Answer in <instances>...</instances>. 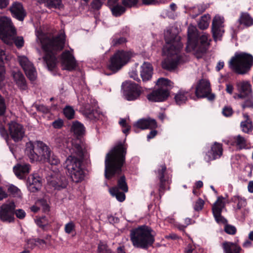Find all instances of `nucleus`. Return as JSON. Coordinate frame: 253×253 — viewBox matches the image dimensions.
<instances>
[{
	"label": "nucleus",
	"mask_w": 253,
	"mask_h": 253,
	"mask_svg": "<svg viewBox=\"0 0 253 253\" xmlns=\"http://www.w3.org/2000/svg\"><path fill=\"white\" fill-rule=\"evenodd\" d=\"M233 113V109L230 106H225L222 110V113L226 117L231 116Z\"/></svg>",
	"instance_id": "nucleus-57"
},
{
	"label": "nucleus",
	"mask_w": 253,
	"mask_h": 253,
	"mask_svg": "<svg viewBox=\"0 0 253 253\" xmlns=\"http://www.w3.org/2000/svg\"><path fill=\"white\" fill-rule=\"evenodd\" d=\"M71 129L77 135L83 134L84 131V128L83 125L78 122L73 123Z\"/></svg>",
	"instance_id": "nucleus-39"
},
{
	"label": "nucleus",
	"mask_w": 253,
	"mask_h": 253,
	"mask_svg": "<svg viewBox=\"0 0 253 253\" xmlns=\"http://www.w3.org/2000/svg\"><path fill=\"white\" fill-rule=\"evenodd\" d=\"M69 151L70 155L66 159L65 167L72 180L76 183L80 182L85 176L82 165L83 161L88 158L87 150L83 143L77 140L72 143Z\"/></svg>",
	"instance_id": "nucleus-1"
},
{
	"label": "nucleus",
	"mask_w": 253,
	"mask_h": 253,
	"mask_svg": "<svg viewBox=\"0 0 253 253\" xmlns=\"http://www.w3.org/2000/svg\"><path fill=\"white\" fill-rule=\"evenodd\" d=\"M199 33L197 32L196 28L193 26H190L188 29V38L187 46L186 49L191 50L196 48L197 45L196 42L198 39Z\"/></svg>",
	"instance_id": "nucleus-18"
},
{
	"label": "nucleus",
	"mask_w": 253,
	"mask_h": 253,
	"mask_svg": "<svg viewBox=\"0 0 253 253\" xmlns=\"http://www.w3.org/2000/svg\"><path fill=\"white\" fill-rule=\"evenodd\" d=\"M126 147L122 143H118L106 156L105 161V177L110 179L115 175H119L125 162Z\"/></svg>",
	"instance_id": "nucleus-3"
},
{
	"label": "nucleus",
	"mask_w": 253,
	"mask_h": 253,
	"mask_svg": "<svg viewBox=\"0 0 253 253\" xmlns=\"http://www.w3.org/2000/svg\"><path fill=\"white\" fill-rule=\"evenodd\" d=\"M244 117L246 119V120L241 123V126L244 132L249 133L253 128L252 122L249 119L247 114H244Z\"/></svg>",
	"instance_id": "nucleus-37"
},
{
	"label": "nucleus",
	"mask_w": 253,
	"mask_h": 253,
	"mask_svg": "<svg viewBox=\"0 0 253 253\" xmlns=\"http://www.w3.org/2000/svg\"><path fill=\"white\" fill-rule=\"evenodd\" d=\"M165 39L166 44L163 48L164 52L167 55V58L162 62V68L168 71L174 70L178 64L184 62L183 56L180 54L183 47L180 42V37L175 34H171L169 30L165 32Z\"/></svg>",
	"instance_id": "nucleus-2"
},
{
	"label": "nucleus",
	"mask_w": 253,
	"mask_h": 253,
	"mask_svg": "<svg viewBox=\"0 0 253 253\" xmlns=\"http://www.w3.org/2000/svg\"><path fill=\"white\" fill-rule=\"evenodd\" d=\"M204 201L202 199H199L195 203L194 209L195 211H199L201 210L204 206Z\"/></svg>",
	"instance_id": "nucleus-56"
},
{
	"label": "nucleus",
	"mask_w": 253,
	"mask_h": 253,
	"mask_svg": "<svg viewBox=\"0 0 253 253\" xmlns=\"http://www.w3.org/2000/svg\"><path fill=\"white\" fill-rule=\"evenodd\" d=\"M238 99L243 100V101L241 104V107L243 110L245 109L246 108L253 109V94L246 95L242 98H237V99Z\"/></svg>",
	"instance_id": "nucleus-33"
},
{
	"label": "nucleus",
	"mask_w": 253,
	"mask_h": 253,
	"mask_svg": "<svg viewBox=\"0 0 253 253\" xmlns=\"http://www.w3.org/2000/svg\"><path fill=\"white\" fill-rule=\"evenodd\" d=\"M16 29L11 20L7 17H0V38L4 43H10Z\"/></svg>",
	"instance_id": "nucleus-9"
},
{
	"label": "nucleus",
	"mask_w": 253,
	"mask_h": 253,
	"mask_svg": "<svg viewBox=\"0 0 253 253\" xmlns=\"http://www.w3.org/2000/svg\"><path fill=\"white\" fill-rule=\"evenodd\" d=\"M222 145L215 142L211 147L210 151L206 154L205 160L208 162L219 158L222 154Z\"/></svg>",
	"instance_id": "nucleus-21"
},
{
	"label": "nucleus",
	"mask_w": 253,
	"mask_h": 253,
	"mask_svg": "<svg viewBox=\"0 0 253 253\" xmlns=\"http://www.w3.org/2000/svg\"><path fill=\"white\" fill-rule=\"evenodd\" d=\"M126 40L124 37L119 38H114L112 40V44L113 46H118L126 42Z\"/></svg>",
	"instance_id": "nucleus-52"
},
{
	"label": "nucleus",
	"mask_w": 253,
	"mask_h": 253,
	"mask_svg": "<svg viewBox=\"0 0 253 253\" xmlns=\"http://www.w3.org/2000/svg\"><path fill=\"white\" fill-rule=\"evenodd\" d=\"M8 190L9 192H10L13 194H18L19 193V192H20V190L16 187H15L13 185L10 186L8 188Z\"/></svg>",
	"instance_id": "nucleus-63"
},
{
	"label": "nucleus",
	"mask_w": 253,
	"mask_h": 253,
	"mask_svg": "<svg viewBox=\"0 0 253 253\" xmlns=\"http://www.w3.org/2000/svg\"><path fill=\"white\" fill-rule=\"evenodd\" d=\"M37 246H38V244H37L36 239H31L27 241L28 248L33 249Z\"/></svg>",
	"instance_id": "nucleus-60"
},
{
	"label": "nucleus",
	"mask_w": 253,
	"mask_h": 253,
	"mask_svg": "<svg viewBox=\"0 0 253 253\" xmlns=\"http://www.w3.org/2000/svg\"><path fill=\"white\" fill-rule=\"evenodd\" d=\"M138 0H123V4L126 7H131L136 5Z\"/></svg>",
	"instance_id": "nucleus-54"
},
{
	"label": "nucleus",
	"mask_w": 253,
	"mask_h": 253,
	"mask_svg": "<svg viewBox=\"0 0 253 253\" xmlns=\"http://www.w3.org/2000/svg\"><path fill=\"white\" fill-rule=\"evenodd\" d=\"M12 75L14 81L19 87L23 90L26 89L27 87L26 81L22 73L19 71L13 72Z\"/></svg>",
	"instance_id": "nucleus-29"
},
{
	"label": "nucleus",
	"mask_w": 253,
	"mask_h": 253,
	"mask_svg": "<svg viewBox=\"0 0 253 253\" xmlns=\"http://www.w3.org/2000/svg\"><path fill=\"white\" fill-rule=\"evenodd\" d=\"M5 58L4 51L0 49V83L4 80V70L3 66H2V63H3V59Z\"/></svg>",
	"instance_id": "nucleus-43"
},
{
	"label": "nucleus",
	"mask_w": 253,
	"mask_h": 253,
	"mask_svg": "<svg viewBox=\"0 0 253 253\" xmlns=\"http://www.w3.org/2000/svg\"><path fill=\"white\" fill-rule=\"evenodd\" d=\"M221 212H219V213L217 214L213 213V214L217 222L226 225L227 223V220L221 215Z\"/></svg>",
	"instance_id": "nucleus-49"
},
{
	"label": "nucleus",
	"mask_w": 253,
	"mask_h": 253,
	"mask_svg": "<svg viewBox=\"0 0 253 253\" xmlns=\"http://www.w3.org/2000/svg\"><path fill=\"white\" fill-rule=\"evenodd\" d=\"M116 3V2L113 4L112 5H109L110 6H112L111 7V9L113 14L115 16H119L122 15L123 13L125 12L126 9L124 7L121 5H115L113 6V5Z\"/></svg>",
	"instance_id": "nucleus-40"
},
{
	"label": "nucleus",
	"mask_w": 253,
	"mask_h": 253,
	"mask_svg": "<svg viewBox=\"0 0 253 253\" xmlns=\"http://www.w3.org/2000/svg\"><path fill=\"white\" fill-rule=\"evenodd\" d=\"M18 61L27 77L31 81L35 80L37 72L33 64L25 56H19Z\"/></svg>",
	"instance_id": "nucleus-14"
},
{
	"label": "nucleus",
	"mask_w": 253,
	"mask_h": 253,
	"mask_svg": "<svg viewBox=\"0 0 253 253\" xmlns=\"http://www.w3.org/2000/svg\"><path fill=\"white\" fill-rule=\"evenodd\" d=\"M14 213L16 217L19 219H23L26 216V212L22 209H18L15 211Z\"/></svg>",
	"instance_id": "nucleus-59"
},
{
	"label": "nucleus",
	"mask_w": 253,
	"mask_h": 253,
	"mask_svg": "<svg viewBox=\"0 0 253 253\" xmlns=\"http://www.w3.org/2000/svg\"><path fill=\"white\" fill-rule=\"evenodd\" d=\"M225 253H240L241 248L237 244L230 242H224L222 244Z\"/></svg>",
	"instance_id": "nucleus-28"
},
{
	"label": "nucleus",
	"mask_w": 253,
	"mask_h": 253,
	"mask_svg": "<svg viewBox=\"0 0 253 253\" xmlns=\"http://www.w3.org/2000/svg\"><path fill=\"white\" fill-rule=\"evenodd\" d=\"M153 74V67L151 64L144 62L141 66L140 76L143 82L151 79Z\"/></svg>",
	"instance_id": "nucleus-25"
},
{
	"label": "nucleus",
	"mask_w": 253,
	"mask_h": 253,
	"mask_svg": "<svg viewBox=\"0 0 253 253\" xmlns=\"http://www.w3.org/2000/svg\"><path fill=\"white\" fill-rule=\"evenodd\" d=\"M28 181L29 183V189L31 192H35L40 189L42 186V182L39 176L34 175H30Z\"/></svg>",
	"instance_id": "nucleus-27"
},
{
	"label": "nucleus",
	"mask_w": 253,
	"mask_h": 253,
	"mask_svg": "<svg viewBox=\"0 0 253 253\" xmlns=\"http://www.w3.org/2000/svg\"><path fill=\"white\" fill-rule=\"evenodd\" d=\"M109 192L111 195L115 197L119 202H123L126 198L125 192L120 191L117 187H114L109 189Z\"/></svg>",
	"instance_id": "nucleus-34"
},
{
	"label": "nucleus",
	"mask_w": 253,
	"mask_h": 253,
	"mask_svg": "<svg viewBox=\"0 0 253 253\" xmlns=\"http://www.w3.org/2000/svg\"><path fill=\"white\" fill-rule=\"evenodd\" d=\"M234 138L235 140L236 145L238 148L242 149L245 148L246 147V140L245 138L240 135H238Z\"/></svg>",
	"instance_id": "nucleus-44"
},
{
	"label": "nucleus",
	"mask_w": 253,
	"mask_h": 253,
	"mask_svg": "<svg viewBox=\"0 0 253 253\" xmlns=\"http://www.w3.org/2000/svg\"><path fill=\"white\" fill-rule=\"evenodd\" d=\"M61 63L64 66V69L72 70L76 65L74 57L69 51H65L61 54Z\"/></svg>",
	"instance_id": "nucleus-19"
},
{
	"label": "nucleus",
	"mask_w": 253,
	"mask_h": 253,
	"mask_svg": "<svg viewBox=\"0 0 253 253\" xmlns=\"http://www.w3.org/2000/svg\"><path fill=\"white\" fill-rule=\"evenodd\" d=\"M37 224L40 227L44 228L45 226L47 224V222L45 217L37 219L36 220Z\"/></svg>",
	"instance_id": "nucleus-58"
},
{
	"label": "nucleus",
	"mask_w": 253,
	"mask_h": 253,
	"mask_svg": "<svg viewBox=\"0 0 253 253\" xmlns=\"http://www.w3.org/2000/svg\"><path fill=\"white\" fill-rule=\"evenodd\" d=\"M40 4H44L49 8H60L62 7L61 0H38Z\"/></svg>",
	"instance_id": "nucleus-30"
},
{
	"label": "nucleus",
	"mask_w": 253,
	"mask_h": 253,
	"mask_svg": "<svg viewBox=\"0 0 253 253\" xmlns=\"http://www.w3.org/2000/svg\"><path fill=\"white\" fill-rule=\"evenodd\" d=\"M166 170V166L165 165L162 166L161 169L159 170L158 171V174H159L160 180L165 179H164V176H165L164 173H165Z\"/></svg>",
	"instance_id": "nucleus-62"
},
{
	"label": "nucleus",
	"mask_w": 253,
	"mask_h": 253,
	"mask_svg": "<svg viewBox=\"0 0 253 253\" xmlns=\"http://www.w3.org/2000/svg\"><path fill=\"white\" fill-rule=\"evenodd\" d=\"M253 57L245 53H236L229 62L230 68L236 73L244 75L247 73L253 65Z\"/></svg>",
	"instance_id": "nucleus-7"
},
{
	"label": "nucleus",
	"mask_w": 253,
	"mask_h": 253,
	"mask_svg": "<svg viewBox=\"0 0 253 253\" xmlns=\"http://www.w3.org/2000/svg\"><path fill=\"white\" fill-rule=\"evenodd\" d=\"M37 204L42 206V209L44 212L49 211V207L45 200L41 199L39 200L37 202Z\"/></svg>",
	"instance_id": "nucleus-55"
},
{
	"label": "nucleus",
	"mask_w": 253,
	"mask_h": 253,
	"mask_svg": "<svg viewBox=\"0 0 253 253\" xmlns=\"http://www.w3.org/2000/svg\"><path fill=\"white\" fill-rule=\"evenodd\" d=\"M11 41L10 43H5L8 45H12L13 43H14L16 47L18 48H21L24 45V39L22 36H16V30H15V33L13 34Z\"/></svg>",
	"instance_id": "nucleus-38"
},
{
	"label": "nucleus",
	"mask_w": 253,
	"mask_h": 253,
	"mask_svg": "<svg viewBox=\"0 0 253 253\" xmlns=\"http://www.w3.org/2000/svg\"><path fill=\"white\" fill-rule=\"evenodd\" d=\"M210 17L209 15H205L201 17L198 23V27L202 30L207 29L209 25Z\"/></svg>",
	"instance_id": "nucleus-41"
},
{
	"label": "nucleus",
	"mask_w": 253,
	"mask_h": 253,
	"mask_svg": "<svg viewBox=\"0 0 253 253\" xmlns=\"http://www.w3.org/2000/svg\"><path fill=\"white\" fill-rule=\"evenodd\" d=\"M224 231L228 234L234 235L237 230L235 226L227 223L224 226Z\"/></svg>",
	"instance_id": "nucleus-48"
},
{
	"label": "nucleus",
	"mask_w": 253,
	"mask_h": 253,
	"mask_svg": "<svg viewBox=\"0 0 253 253\" xmlns=\"http://www.w3.org/2000/svg\"><path fill=\"white\" fill-rule=\"evenodd\" d=\"M156 85L160 89H167V91L172 86V84L171 81L168 79L164 78H159L156 83Z\"/></svg>",
	"instance_id": "nucleus-31"
},
{
	"label": "nucleus",
	"mask_w": 253,
	"mask_h": 253,
	"mask_svg": "<svg viewBox=\"0 0 253 253\" xmlns=\"http://www.w3.org/2000/svg\"><path fill=\"white\" fill-rule=\"evenodd\" d=\"M195 94L198 98L207 97L210 101L215 98L214 94L211 93L210 82L205 79L199 81L196 88Z\"/></svg>",
	"instance_id": "nucleus-10"
},
{
	"label": "nucleus",
	"mask_w": 253,
	"mask_h": 253,
	"mask_svg": "<svg viewBox=\"0 0 253 253\" xmlns=\"http://www.w3.org/2000/svg\"><path fill=\"white\" fill-rule=\"evenodd\" d=\"M239 21L240 24L249 27L253 24V19L247 13H242Z\"/></svg>",
	"instance_id": "nucleus-36"
},
{
	"label": "nucleus",
	"mask_w": 253,
	"mask_h": 253,
	"mask_svg": "<svg viewBox=\"0 0 253 253\" xmlns=\"http://www.w3.org/2000/svg\"><path fill=\"white\" fill-rule=\"evenodd\" d=\"M10 10L13 16L19 21H23L26 15L23 5L19 2H14L10 7Z\"/></svg>",
	"instance_id": "nucleus-22"
},
{
	"label": "nucleus",
	"mask_w": 253,
	"mask_h": 253,
	"mask_svg": "<svg viewBox=\"0 0 253 253\" xmlns=\"http://www.w3.org/2000/svg\"><path fill=\"white\" fill-rule=\"evenodd\" d=\"M153 233V230L146 225L131 230L130 238L132 245L137 248L147 249L155 242V235Z\"/></svg>",
	"instance_id": "nucleus-5"
},
{
	"label": "nucleus",
	"mask_w": 253,
	"mask_h": 253,
	"mask_svg": "<svg viewBox=\"0 0 253 253\" xmlns=\"http://www.w3.org/2000/svg\"><path fill=\"white\" fill-rule=\"evenodd\" d=\"M224 18L220 16H215L212 23V33L215 41L220 40L224 33L223 29Z\"/></svg>",
	"instance_id": "nucleus-16"
},
{
	"label": "nucleus",
	"mask_w": 253,
	"mask_h": 253,
	"mask_svg": "<svg viewBox=\"0 0 253 253\" xmlns=\"http://www.w3.org/2000/svg\"><path fill=\"white\" fill-rule=\"evenodd\" d=\"M117 187L119 190H121L124 192H127L128 191V187L124 175L122 176L120 179H118Z\"/></svg>",
	"instance_id": "nucleus-42"
},
{
	"label": "nucleus",
	"mask_w": 253,
	"mask_h": 253,
	"mask_svg": "<svg viewBox=\"0 0 253 253\" xmlns=\"http://www.w3.org/2000/svg\"><path fill=\"white\" fill-rule=\"evenodd\" d=\"M131 57L132 53L130 51L118 50L110 58L109 69L117 72L129 61Z\"/></svg>",
	"instance_id": "nucleus-8"
},
{
	"label": "nucleus",
	"mask_w": 253,
	"mask_h": 253,
	"mask_svg": "<svg viewBox=\"0 0 253 253\" xmlns=\"http://www.w3.org/2000/svg\"><path fill=\"white\" fill-rule=\"evenodd\" d=\"M169 94V91H167L166 89H160L158 88L148 94L147 99L153 102H162L166 100Z\"/></svg>",
	"instance_id": "nucleus-20"
},
{
	"label": "nucleus",
	"mask_w": 253,
	"mask_h": 253,
	"mask_svg": "<svg viewBox=\"0 0 253 253\" xmlns=\"http://www.w3.org/2000/svg\"><path fill=\"white\" fill-rule=\"evenodd\" d=\"M63 125V121L61 119H58L52 122V126L55 128H60Z\"/></svg>",
	"instance_id": "nucleus-61"
},
{
	"label": "nucleus",
	"mask_w": 253,
	"mask_h": 253,
	"mask_svg": "<svg viewBox=\"0 0 253 253\" xmlns=\"http://www.w3.org/2000/svg\"><path fill=\"white\" fill-rule=\"evenodd\" d=\"M75 224L72 222H69L65 225V231L66 233L70 234L75 230Z\"/></svg>",
	"instance_id": "nucleus-53"
},
{
	"label": "nucleus",
	"mask_w": 253,
	"mask_h": 253,
	"mask_svg": "<svg viewBox=\"0 0 253 253\" xmlns=\"http://www.w3.org/2000/svg\"><path fill=\"white\" fill-rule=\"evenodd\" d=\"M98 253H114L109 249L106 244L100 242L98 245Z\"/></svg>",
	"instance_id": "nucleus-45"
},
{
	"label": "nucleus",
	"mask_w": 253,
	"mask_h": 253,
	"mask_svg": "<svg viewBox=\"0 0 253 253\" xmlns=\"http://www.w3.org/2000/svg\"><path fill=\"white\" fill-rule=\"evenodd\" d=\"M16 208L14 202H10L3 204L0 207V219L3 221L11 222L14 221V210Z\"/></svg>",
	"instance_id": "nucleus-13"
},
{
	"label": "nucleus",
	"mask_w": 253,
	"mask_h": 253,
	"mask_svg": "<svg viewBox=\"0 0 253 253\" xmlns=\"http://www.w3.org/2000/svg\"><path fill=\"white\" fill-rule=\"evenodd\" d=\"M47 162L51 165H57L59 162V159L50 151V155L48 156L46 163Z\"/></svg>",
	"instance_id": "nucleus-47"
},
{
	"label": "nucleus",
	"mask_w": 253,
	"mask_h": 253,
	"mask_svg": "<svg viewBox=\"0 0 253 253\" xmlns=\"http://www.w3.org/2000/svg\"><path fill=\"white\" fill-rule=\"evenodd\" d=\"M63 113L65 117L68 119H72L74 117L75 111L74 109L70 106H67L64 108Z\"/></svg>",
	"instance_id": "nucleus-46"
},
{
	"label": "nucleus",
	"mask_w": 253,
	"mask_h": 253,
	"mask_svg": "<svg viewBox=\"0 0 253 253\" xmlns=\"http://www.w3.org/2000/svg\"><path fill=\"white\" fill-rule=\"evenodd\" d=\"M135 126L142 129H155L157 127L156 120L151 118L140 119L137 122Z\"/></svg>",
	"instance_id": "nucleus-24"
},
{
	"label": "nucleus",
	"mask_w": 253,
	"mask_h": 253,
	"mask_svg": "<svg viewBox=\"0 0 253 253\" xmlns=\"http://www.w3.org/2000/svg\"><path fill=\"white\" fill-rule=\"evenodd\" d=\"M236 87L239 93L234 95V98L235 99L253 94L252 85L249 81H243L238 82L236 83Z\"/></svg>",
	"instance_id": "nucleus-17"
},
{
	"label": "nucleus",
	"mask_w": 253,
	"mask_h": 253,
	"mask_svg": "<svg viewBox=\"0 0 253 253\" xmlns=\"http://www.w3.org/2000/svg\"><path fill=\"white\" fill-rule=\"evenodd\" d=\"M8 126L9 135L11 138L15 142L22 140L25 135V129L23 126L15 122H11Z\"/></svg>",
	"instance_id": "nucleus-15"
},
{
	"label": "nucleus",
	"mask_w": 253,
	"mask_h": 253,
	"mask_svg": "<svg viewBox=\"0 0 253 253\" xmlns=\"http://www.w3.org/2000/svg\"><path fill=\"white\" fill-rule=\"evenodd\" d=\"M199 40L201 45L198 47L197 43V41L196 42L197 45L196 48L194 50L201 53L205 52L207 49V46L210 44V42L211 39L210 38V35L206 33L202 32L199 34L198 36Z\"/></svg>",
	"instance_id": "nucleus-23"
},
{
	"label": "nucleus",
	"mask_w": 253,
	"mask_h": 253,
	"mask_svg": "<svg viewBox=\"0 0 253 253\" xmlns=\"http://www.w3.org/2000/svg\"><path fill=\"white\" fill-rule=\"evenodd\" d=\"M105 0H93L91 2L92 8L95 9H99L102 6Z\"/></svg>",
	"instance_id": "nucleus-50"
},
{
	"label": "nucleus",
	"mask_w": 253,
	"mask_h": 253,
	"mask_svg": "<svg viewBox=\"0 0 253 253\" xmlns=\"http://www.w3.org/2000/svg\"><path fill=\"white\" fill-rule=\"evenodd\" d=\"M123 87L125 98L128 101L137 99L141 93V87L136 84L129 81L124 83Z\"/></svg>",
	"instance_id": "nucleus-11"
},
{
	"label": "nucleus",
	"mask_w": 253,
	"mask_h": 253,
	"mask_svg": "<svg viewBox=\"0 0 253 253\" xmlns=\"http://www.w3.org/2000/svg\"><path fill=\"white\" fill-rule=\"evenodd\" d=\"M188 91L180 90L175 95L174 99L176 103L180 105L184 103L187 100Z\"/></svg>",
	"instance_id": "nucleus-35"
},
{
	"label": "nucleus",
	"mask_w": 253,
	"mask_h": 253,
	"mask_svg": "<svg viewBox=\"0 0 253 253\" xmlns=\"http://www.w3.org/2000/svg\"><path fill=\"white\" fill-rule=\"evenodd\" d=\"M6 110V105L4 98L0 95V116L4 114Z\"/></svg>",
	"instance_id": "nucleus-51"
},
{
	"label": "nucleus",
	"mask_w": 253,
	"mask_h": 253,
	"mask_svg": "<svg viewBox=\"0 0 253 253\" xmlns=\"http://www.w3.org/2000/svg\"><path fill=\"white\" fill-rule=\"evenodd\" d=\"M47 184L54 189L59 190L66 188L67 180L60 172L53 171L47 178Z\"/></svg>",
	"instance_id": "nucleus-12"
},
{
	"label": "nucleus",
	"mask_w": 253,
	"mask_h": 253,
	"mask_svg": "<svg viewBox=\"0 0 253 253\" xmlns=\"http://www.w3.org/2000/svg\"><path fill=\"white\" fill-rule=\"evenodd\" d=\"M50 151L49 147L41 141H30L26 145L25 153L31 163H46Z\"/></svg>",
	"instance_id": "nucleus-6"
},
{
	"label": "nucleus",
	"mask_w": 253,
	"mask_h": 253,
	"mask_svg": "<svg viewBox=\"0 0 253 253\" xmlns=\"http://www.w3.org/2000/svg\"><path fill=\"white\" fill-rule=\"evenodd\" d=\"M40 41L42 48L46 53L42 59L48 70H52L55 67L57 63L54 53L63 48L65 44L64 36L60 35L54 38L43 36L41 38Z\"/></svg>",
	"instance_id": "nucleus-4"
},
{
	"label": "nucleus",
	"mask_w": 253,
	"mask_h": 253,
	"mask_svg": "<svg viewBox=\"0 0 253 253\" xmlns=\"http://www.w3.org/2000/svg\"><path fill=\"white\" fill-rule=\"evenodd\" d=\"M152 129L147 135V139L148 140L153 138L158 133V131L156 130L155 129Z\"/></svg>",
	"instance_id": "nucleus-64"
},
{
	"label": "nucleus",
	"mask_w": 253,
	"mask_h": 253,
	"mask_svg": "<svg viewBox=\"0 0 253 253\" xmlns=\"http://www.w3.org/2000/svg\"><path fill=\"white\" fill-rule=\"evenodd\" d=\"M224 198L222 196L218 197L216 201L213 204L212 211L213 213L219 214L221 212L222 209L224 208L225 204L223 202Z\"/></svg>",
	"instance_id": "nucleus-32"
},
{
	"label": "nucleus",
	"mask_w": 253,
	"mask_h": 253,
	"mask_svg": "<svg viewBox=\"0 0 253 253\" xmlns=\"http://www.w3.org/2000/svg\"><path fill=\"white\" fill-rule=\"evenodd\" d=\"M30 169V165L29 164H17L13 168L15 175L20 179L24 178L25 175L29 173Z\"/></svg>",
	"instance_id": "nucleus-26"
}]
</instances>
